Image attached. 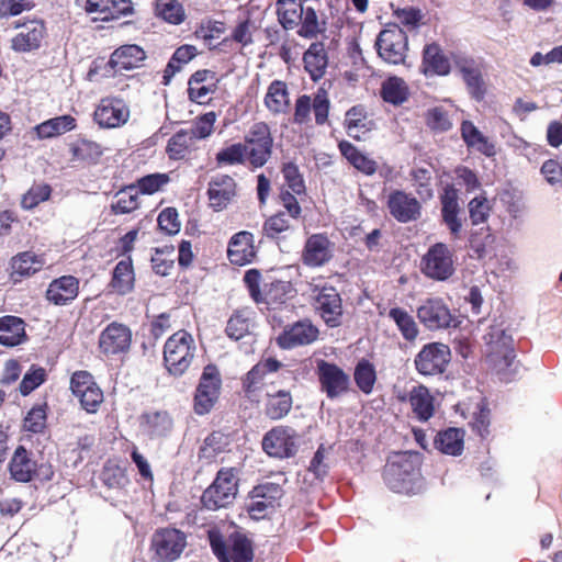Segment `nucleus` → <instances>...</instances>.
Listing matches in <instances>:
<instances>
[{
    "label": "nucleus",
    "instance_id": "obj_8",
    "mask_svg": "<svg viewBox=\"0 0 562 562\" xmlns=\"http://www.w3.org/2000/svg\"><path fill=\"white\" fill-rule=\"evenodd\" d=\"M451 360V351L448 345L442 342H428L422 347L415 356L416 371L425 376L442 374Z\"/></svg>",
    "mask_w": 562,
    "mask_h": 562
},
{
    "label": "nucleus",
    "instance_id": "obj_29",
    "mask_svg": "<svg viewBox=\"0 0 562 562\" xmlns=\"http://www.w3.org/2000/svg\"><path fill=\"white\" fill-rule=\"evenodd\" d=\"M434 447L443 454L461 456L464 449V430L449 427L438 431L434 438Z\"/></svg>",
    "mask_w": 562,
    "mask_h": 562
},
{
    "label": "nucleus",
    "instance_id": "obj_33",
    "mask_svg": "<svg viewBox=\"0 0 562 562\" xmlns=\"http://www.w3.org/2000/svg\"><path fill=\"white\" fill-rule=\"evenodd\" d=\"M495 240L488 225L472 226L468 238L469 247L477 259H483L494 252Z\"/></svg>",
    "mask_w": 562,
    "mask_h": 562
},
{
    "label": "nucleus",
    "instance_id": "obj_23",
    "mask_svg": "<svg viewBox=\"0 0 562 562\" xmlns=\"http://www.w3.org/2000/svg\"><path fill=\"white\" fill-rule=\"evenodd\" d=\"M330 241L324 234H313L304 245L302 261L307 267H322L331 259Z\"/></svg>",
    "mask_w": 562,
    "mask_h": 562
},
{
    "label": "nucleus",
    "instance_id": "obj_12",
    "mask_svg": "<svg viewBox=\"0 0 562 562\" xmlns=\"http://www.w3.org/2000/svg\"><path fill=\"white\" fill-rule=\"evenodd\" d=\"M317 293L314 296L315 310L326 326L330 328L339 327L342 323V300L339 292L333 285H323L315 289Z\"/></svg>",
    "mask_w": 562,
    "mask_h": 562
},
{
    "label": "nucleus",
    "instance_id": "obj_39",
    "mask_svg": "<svg viewBox=\"0 0 562 562\" xmlns=\"http://www.w3.org/2000/svg\"><path fill=\"white\" fill-rule=\"evenodd\" d=\"M387 317L395 323L405 340L414 341L417 338L419 334L417 323L406 310L400 306L391 307Z\"/></svg>",
    "mask_w": 562,
    "mask_h": 562
},
{
    "label": "nucleus",
    "instance_id": "obj_56",
    "mask_svg": "<svg viewBox=\"0 0 562 562\" xmlns=\"http://www.w3.org/2000/svg\"><path fill=\"white\" fill-rule=\"evenodd\" d=\"M468 210L470 223L473 227L486 224L491 207L487 199L483 194L474 196L469 202Z\"/></svg>",
    "mask_w": 562,
    "mask_h": 562
},
{
    "label": "nucleus",
    "instance_id": "obj_45",
    "mask_svg": "<svg viewBox=\"0 0 562 562\" xmlns=\"http://www.w3.org/2000/svg\"><path fill=\"white\" fill-rule=\"evenodd\" d=\"M47 411L46 402L34 404L23 419V429L32 434H43L47 426Z\"/></svg>",
    "mask_w": 562,
    "mask_h": 562
},
{
    "label": "nucleus",
    "instance_id": "obj_22",
    "mask_svg": "<svg viewBox=\"0 0 562 562\" xmlns=\"http://www.w3.org/2000/svg\"><path fill=\"white\" fill-rule=\"evenodd\" d=\"M227 257L236 266L250 263L256 257L254 235L247 231L234 234L228 241Z\"/></svg>",
    "mask_w": 562,
    "mask_h": 562
},
{
    "label": "nucleus",
    "instance_id": "obj_49",
    "mask_svg": "<svg viewBox=\"0 0 562 562\" xmlns=\"http://www.w3.org/2000/svg\"><path fill=\"white\" fill-rule=\"evenodd\" d=\"M296 290L290 281L273 280L265 284V302L267 303H284L288 299L293 297Z\"/></svg>",
    "mask_w": 562,
    "mask_h": 562
},
{
    "label": "nucleus",
    "instance_id": "obj_37",
    "mask_svg": "<svg viewBox=\"0 0 562 562\" xmlns=\"http://www.w3.org/2000/svg\"><path fill=\"white\" fill-rule=\"evenodd\" d=\"M265 414L272 420H279L285 417L292 407V396L289 391L279 390L276 393H268Z\"/></svg>",
    "mask_w": 562,
    "mask_h": 562
},
{
    "label": "nucleus",
    "instance_id": "obj_24",
    "mask_svg": "<svg viewBox=\"0 0 562 562\" xmlns=\"http://www.w3.org/2000/svg\"><path fill=\"white\" fill-rule=\"evenodd\" d=\"M85 11L88 14L101 13V21L109 22L133 14L134 8L131 0H87Z\"/></svg>",
    "mask_w": 562,
    "mask_h": 562
},
{
    "label": "nucleus",
    "instance_id": "obj_32",
    "mask_svg": "<svg viewBox=\"0 0 562 562\" xmlns=\"http://www.w3.org/2000/svg\"><path fill=\"white\" fill-rule=\"evenodd\" d=\"M423 66L425 75L447 76L451 70L449 59L437 43L425 45L423 49Z\"/></svg>",
    "mask_w": 562,
    "mask_h": 562
},
{
    "label": "nucleus",
    "instance_id": "obj_44",
    "mask_svg": "<svg viewBox=\"0 0 562 562\" xmlns=\"http://www.w3.org/2000/svg\"><path fill=\"white\" fill-rule=\"evenodd\" d=\"M70 153L72 160L94 165L99 161L103 150L98 143L82 138L70 146Z\"/></svg>",
    "mask_w": 562,
    "mask_h": 562
},
{
    "label": "nucleus",
    "instance_id": "obj_30",
    "mask_svg": "<svg viewBox=\"0 0 562 562\" xmlns=\"http://www.w3.org/2000/svg\"><path fill=\"white\" fill-rule=\"evenodd\" d=\"M135 273L131 256L120 260L112 271L109 286L119 295H126L134 289Z\"/></svg>",
    "mask_w": 562,
    "mask_h": 562
},
{
    "label": "nucleus",
    "instance_id": "obj_31",
    "mask_svg": "<svg viewBox=\"0 0 562 562\" xmlns=\"http://www.w3.org/2000/svg\"><path fill=\"white\" fill-rule=\"evenodd\" d=\"M11 477L21 483H29L35 477V462L29 457L24 446H19L11 458L9 465Z\"/></svg>",
    "mask_w": 562,
    "mask_h": 562
},
{
    "label": "nucleus",
    "instance_id": "obj_28",
    "mask_svg": "<svg viewBox=\"0 0 562 562\" xmlns=\"http://www.w3.org/2000/svg\"><path fill=\"white\" fill-rule=\"evenodd\" d=\"M304 68L313 81L319 80L326 71L328 56L323 42H314L303 55Z\"/></svg>",
    "mask_w": 562,
    "mask_h": 562
},
{
    "label": "nucleus",
    "instance_id": "obj_19",
    "mask_svg": "<svg viewBox=\"0 0 562 562\" xmlns=\"http://www.w3.org/2000/svg\"><path fill=\"white\" fill-rule=\"evenodd\" d=\"M15 27H24L11 40V48L16 53H29L37 50L46 34V27L42 20H33L23 24L16 23Z\"/></svg>",
    "mask_w": 562,
    "mask_h": 562
},
{
    "label": "nucleus",
    "instance_id": "obj_52",
    "mask_svg": "<svg viewBox=\"0 0 562 562\" xmlns=\"http://www.w3.org/2000/svg\"><path fill=\"white\" fill-rule=\"evenodd\" d=\"M43 260L31 251H24L13 257L12 268L21 277H30L42 269Z\"/></svg>",
    "mask_w": 562,
    "mask_h": 562
},
{
    "label": "nucleus",
    "instance_id": "obj_7",
    "mask_svg": "<svg viewBox=\"0 0 562 562\" xmlns=\"http://www.w3.org/2000/svg\"><path fill=\"white\" fill-rule=\"evenodd\" d=\"M187 547V536L177 528H158L151 536L150 548L157 562H175Z\"/></svg>",
    "mask_w": 562,
    "mask_h": 562
},
{
    "label": "nucleus",
    "instance_id": "obj_20",
    "mask_svg": "<svg viewBox=\"0 0 562 562\" xmlns=\"http://www.w3.org/2000/svg\"><path fill=\"white\" fill-rule=\"evenodd\" d=\"M210 206L215 212H221L227 207L236 195V182L228 175H217L212 177L206 191Z\"/></svg>",
    "mask_w": 562,
    "mask_h": 562
},
{
    "label": "nucleus",
    "instance_id": "obj_53",
    "mask_svg": "<svg viewBox=\"0 0 562 562\" xmlns=\"http://www.w3.org/2000/svg\"><path fill=\"white\" fill-rule=\"evenodd\" d=\"M247 155V146L241 143H235L218 150L215 155V160L218 167L234 166L244 164Z\"/></svg>",
    "mask_w": 562,
    "mask_h": 562
},
{
    "label": "nucleus",
    "instance_id": "obj_40",
    "mask_svg": "<svg viewBox=\"0 0 562 562\" xmlns=\"http://www.w3.org/2000/svg\"><path fill=\"white\" fill-rule=\"evenodd\" d=\"M265 104L274 114L283 113L290 104L288 87L283 81L273 80L268 87Z\"/></svg>",
    "mask_w": 562,
    "mask_h": 562
},
{
    "label": "nucleus",
    "instance_id": "obj_27",
    "mask_svg": "<svg viewBox=\"0 0 562 562\" xmlns=\"http://www.w3.org/2000/svg\"><path fill=\"white\" fill-rule=\"evenodd\" d=\"M461 137L468 148H472L486 157L496 155V148L493 142L488 139L474 124L464 120L460 127Z\"/></svg>",
    "mask_w": 562,
    "mask_h": 562
},
{
    "label": "nucleus",
    "instance_id": "obj_43",
    "mask_svg": "<svg viewBox=\"0 0 562 562\" xmlns=\"http://www.w3.org/2000/svg\"><path fill=\"white\" fill-rule=\"evenodd\" d=\"M138 191L135 184L126 186L115 194V202L111 204V212L115 215L130 214L138 207Z\"/></svg>",
    "mask_w": 562,
    "mask_h": 562
},
{
    "label": "nucleus",
    "instance_id": "obj_64",
    "mask_svg": "<svg viewBox=\"0 0 562 562\" xmlns=\"http://www.w3.org/2000/svg\"><path fill=\"white\" fill-rule=\"evenodd\" d=\"M157 223L159 229L167 235L172 236L180 232L179 214L175 207L164 209L158 215Z\"/></svg>",
    "mask_w": 562,
    "mask_h": 562
},
{
    "label": "nucleus",
    "instance_id": "obj_50",
    "mask_svg": "<svg viewBox=\"0 0 562 562\" xmlns=\"http://www.w3.org/2000/svg\"><path fill=\"white\" fill-rule=\"evenodd\" d=\"M156 14L164 21L179 25L186 19L182 4L178 0H156Z\"/></svg>",
    "mask_w": 562,
    "mask_h": 562
},
{
    "label": "nucleus",
    "instance_id": "obj_59",
    "mask_svg": "<svg viewBox=\"0 0 562 562\" xmlns=\"http://www.w3.org/2000/svg\"><path fill=\"white\" fill-rule=\"evenodd\" d=\"M299 20H301V27L297 30L299 36L311 40L321 33L318 16L314 8L303 7V15Z\"/></svg>",
    "mask_w": 562,
    "mask_h": 562
},
{
    "label": "nucleus",
    "instance_id": "obj_34",
    "mask_svg": "<svg viewBox=\"0 0 562 562\" xmlns=\"http://www.w3.org/2000/svg\"><path fill=\"white\" fill-rule=\"evenodd\" d=\"M338 148L341 155L357 170L367 176H372L373 173H375L378 168L376 162L373 159L369 158L366 154L360 151L352 143L345 139L340 140L338 144Z\"/></svg>",
    "mask_w": 562,
    "mask_h": 562
},
{
    "label": "nucleus",
    "instance_id": "obj_41",
    "mask_svg": "<svg viewBox=\"0 0 562 562\" xmlns=\"http://www.w3.org/2000/svg\"><path fill=\"white\" fill-rule=\"evenodd\" d=\"M277 14L284 30H293L297 25L299 18L303 15V3L301 0H278Z\"/></svg>",
    "mask_w": 562,
    "mask_h": 562
},
{
    "label": "nucleus",
    "instance_id": "obj_18",
    "mask_svg": "<svg viewBox=\"0 0 562 562\" xmlns=\"http://www.w3.org/2000/svg\"><path fill=\"white\" fill-rule=\"evenodd\" d=\"M146 58L145 50L136 44H127L116 48L110 56L105 70L123 74L138 68Z\"/></svg>",
    "mask_w": 562,
    "mask_h": 562
},
{
    "label": "nucleus",
    "instance_id": "obj_36",
    "mask_svg": "<svg viewBox=\"0 0 562 562\" xmlns=\"http://www.w3.org/2000/svg\"><path fill=\"white\" fill-rule=\"evenodd\" d=\"M76 127V120L69 115L64 114L49 119L35 126L37 137L41 139L52 138L70 132Z\"/></svg>",
    "mask_w": 562,
    "mask_h": 562
},
{
    "label": "nucleus",
    "instance_id": "obj_57",
    "mask_svg": "<svg viewBox=\"0 0 562 562\" xmlns=\"http://www.w3.org/2000/svg\"><path fill=\"white\" fill-rule=\"evenodd\" d=\"M472 99L482 101L486 94L485 81L479 66L461 76Z\"/></svg>",
    "mask_w": 562,
    "mask_h": 562
},
{
    "label": "nucleus",
    "instance_id": "obj_2",
    "mask_svg": "<svg viewBox=\"0 0 562 562\" xmlns=\"http://www.w3.org/2000/svg\"><path fill=\"white\" fill-rule=\"evenodd\" d=\"M212 553L218 562H252L255 557L254 543L245 533L233 531L227 538L216 530L207 532Z\"/></svg>",
    "mask_w": 562,
    "mask_h": 562
},
{
    "label": "nucleus",
    "instance_id": "obj_42",
    "mask_svg": "<svg viewBox=\"0 0 562 562\" xmlns=\"http://www.w3.org/2000/svg\"><path fill=\"white\" fill-rule=\"evenodd\" d=\"M353 380L357 387L363 394H371L376 382V371L374 364L366 358L358 360L353 370Z\"/></svg>",
    "mask_w": 562,
    "mask_h": 562
},
{
    "label": "nucleus",
    "instance_id": "obj_60",
    "mask_svg": "<svg viewBox=\"0 0 562 562\" xmlns=\"http://www.w3.org/2000/svg\"><path fill=\"white\" fill-rule=\"evenodd\" d=\"M374 47L379 57L389 64L398 65L405 59L406 44L381 43L379 45L374 43Z\"/></svg>",
    "mask_w": 562,
    "mask_h": 562
},
{
    "label": "nucleus",
    "instance_id": "obj_3",
    "mask_svg": "<svg viewBox=\"0 0 562 562\" xmlns=\"http://www.w3.org/2000/svg\"><path fill=\"white\" fill-rule=\"evenodd\" d=\"M194 351V339L187 330L171 335L164 346V364L168 372L181 376L190 367Z\"/></svg>",
    "mask_w": 562,
    "mask_h": 562
},
{
    "label": "nucleus",
    "instance_id": "obj_62",
    "mask_svg": "<svg viewBox=\"0 0 562 562\" xmlns=\"http://www.w3.org/2000/svg\"><path fill=\"white\" fill-rule=\"evenodd\" d=\"M426 124L434 132H448L452 127L447 111L440 106L429 109L426 113Z\"/></svg>",
    "mask_w": 562,
    "mask_h": 562
},
{
    "label": "nucleus",
    "instance_id": "obj_10",
    "mask_svg": "<svg viewBox=\"0 0 562 562\" xmlns=\"http://www.w3.org/2000/svg\"><path fill=\"white\" fill-rule=\"evenodd\" d=\"M416 315L419 323L430 331L448 329L454 322L449 306L438 296L426 299L417 307Z\"/></svg>",
    "mask_w": 562,
    "mask_h": 562
},
{
    "label": "nucleus",
    "instance_id": "obj_58",
    "mask_svg": "<svg viewBox=\"0 0 562 562\" xmlns=\"http://www.w3.org/2000/svg\"><path fill=\"white\" fill-rule=\"evenodd\" d=\"M282 175L286 186L296 195L304 194L306 191L305 181L299 166L293 161H288L282 166Z\"/></svg>",
    "mask_w": 562,
    "mask_h": 562
},
{
    "label": "nucleus",
    "instance_id": "obj_35",
    "mask_svg": "<svg viewBox=\"0 0 562 562\" xmlns=\"http://www.w3.org/2000/svg\"><path fill=\"white\" fill-rule=\"evenodd\" d=\"M409 403L420 422H427L434 415V397L425 385L413 387L409 393Z\"/></svg>",
    "mask_w": 562,
    "mask_h": 562
},
{
    "label": "nucleus",
    "instance_id": "obj_47",
    "mask_svg": "<svg viewBox=\"0 0 562 562\" xmlns=\"http://www.w3.org/2000/svg\"><path fill=\"white\" fill-rule=\"evenodd\" d=\"M486 337L488 339L487 344L495 357L508 355L509 352L516 353L513 336L506 329L492 328Z\"/></svg>",
    "mask_w": 562,
    "mask_h": 562
},
{
    "label": "nucleus",
    "instance_id": "obj_4",
    "mask_svg": "<svg viewBox=\"0 0 562 562\" xmlns=\"http://www.w3.org/2000/svg\"><path fill=\"white\" fill-rule=\"evenodd\" d=\"M222 386L217 367L209 363L204 367L193 397V409L196 415L209 414L216 404Z\"/></svg>",
    "mask_w": 562,
    "mask_h": 562
},
{
    "label": "nucleus",
    "instance_id": "obj_63",
    "mask_svg": "<svg viewBox=\"0 0 562 562\" xmlns=\"http://www.w3.org/2000/svg\"><path fill=\"white\" fill-rule=\"evenodd\" d=\"M283 488L280 484L273 482H266L258 484L249 492L251 499L261 498L263 501H271V504L283 496Z\"/></svg>",
    "mask_w": 562,
    "mask_h": 562
},
{
    "label": "nucleus",
    "instance_id": "obj_46",
    "mask_svg": "<svg viewBox=\"0 0 562 562\" xmlns=\"http://www.w3.org/2000/svg\"><path fill=\"white\" fill-rule=\"evenodd\" d=\"M469 424L472 430L481 438H485L490 434L488 427L491 425V409L487 398L482 397L475 404L472 413V419Z\"/></svg>",
    "mask_w": 562,
    "mask_h": 562
},
{
    "label": "nucleus",
    "instance_id": "obj_51",
    "mask_svg": "<svg viewBox=\"0 0 562 562\" xmlns=\"http://www.w3.org/2000/svg\"><path fill=\"white\" fill-rule=\"evenodd\" d=\"M224 487L211 484L202 494L201 502L209 510H217L231 504L236 495H226Z\"/></svg>",
    "mask_w": 562,
    "mask_h": 562
},
{
    "label": "nucleus",
    "instance_id": "obj_17",
    "mask_svg": "<svg viewBox=\"0 0 562 562\" xmlns=\"http://www.w3.org/2000/svg\"><path fill=\"white\" fill-rule=\"evenodd\" d=\"M132 341V333L128 327L117 323H111L99 337V348L106 355L126 352Z\"/></svg>",
    "mask_w": 562,
    "mask_h": 562
},
{
    "label": "nucleus",
    "instance_id": "obj_21",
    "mask_svg": "<svg viewBox=\"0 0 562 562\" xmlns=\"http://www.w3.org/2000/svg\"><path fill=\"white\" fill-rule=\"evenodd\" d=\"M140 428L150 440L165 439L173 429V418L167 411L145 412L140 415Z\"/></svg>",
    "mask_w": 562,
    "mask_h": 562
},
{
    "label": "nucleus",
    "instance_id": "obj_6",
    "mask_svg": "<svg viewBox=\"0 0 562 562\" xmlns=\"http://www.w3.org/2000/svg\"><path fill=\"white\" fill-rule=\"evenodd\" d=\"M316 375L319 389L329 400L347 394L351 389V380L347 372L335 362L321 359L317 361Z\"/></svg>",
    "mask_w": 562,
    "mask_h": 562
},
{
    "label": "nucleus",
    "instance_id": "obj_55",
    "mask_svg": "<svg viewBox=\"0 0 562 562\" xmlns=\"http://www.w3.org/2000/svg\"><path fill=\"white\" fill-rule=\"evenodd\" d=\"M47 379L46 370L37 364H32L24 373L19 385V391L23 396L30 395L40 387Z\"/></svg>",
    "mask_w": 562,
    "mask_h": 562
},
{
    "label": "nucleus",
    "instance_id": "obj_14",
    "mask_svg": "<svg viewBox=\"0 0 562 562\" xmlns=\"http://www.w3.org/2000/svg\"><path fill=\"white\" fill-rule=\"evenodd\" d=\"M441 220L447 226L453 239H459L462 231V220L459 214L461 207L459 205V191L453 184H446L440 194Z\"/></svg>",
    "mask_w": 562,
    "mask_h": 562
},
{
    "label": "nucleus",
    "instance_id": "obj_5",
    "mask_svg": "<svg viewBox=\"0 0 562 562\" xmlns=\"http://www.w3.org/2000/svg\"><path fill=\"white\" fill-rule=\"evenodd\" d=\"M420 270L435 281L448 280L456 271L452 250L445 243L431 245L422 257Z\"/></svg>",
    "mask_w": 562,
    "mask_h": 562
},
{
    "label": "nucleus",
    "instance_id": "obj_11",
    "mask_svg": "<svg viewBox=\"0 0 562 562\" xmlns=\"http://www.w3.org/2000/svg\"><path fill=\"white\" fill-rule=\"evenodd\" d=\"M245 142L250 146L248 150L250 164L255 168L263 167L271 157L273 146V138L268 124L265 122L255 123L245 136Z\"/></svg>",
    "mask_w": 562,
    "mask_h": 562
},
{
    "label": "nucleus",
    "instance_id": "obj_1",
    "mask_svg": "<svg viewBox=\"0 0 562 562\" xmlns=\"http://www.w3.org/2000/svg\"><path fill=\"white\" fill-rule=\"evenodd\" d=\"M422 454L416 451H400L389 457L383 470L385 485L394 493L416 495L424 490L420 472Z\"/></svg>",
    "mask_w": 562,
    "mask_h": 562
},
{
    "label": "nucleus",
    "instance_id": "obj_54",
    "mask_svg": "<svg viewBox=\"0 0 562 562\" xmlns=\"http://www.w3.org/2000/svg\"><path fill=\"white\" fill-rule=\"evenodd\" d=\"M193 140L188 130L178 131L167 143L166 153L168 157L172 160L184 159Z\"/></svg>",
    "mask_w": 562,
    "mask_h": 562
},
{
    "label": "nucleus",
    "instance_id": "obj_16",
    "mask_svg": "<svg viewBox=\"0 0 562 562\" xmlns=\"http://www.w3.org/2000/svg\"><path fill=\"white\" fill-rule=\"evenodd\" d=\"M390 214L400 223L406 224L417 221L422 214L420 202L403 190H394L387 198Z\"/></svg>",
    "mask_w": 562,
    "mask_h": 562
},
{
    "label": "nucleus",
    "instance_id": "obj_9",
    "mask_svg": "<svg viewBox=\"0 0 562 562\" xmlns=\"http://www.w3.org/2000/svg\"><path fill=\"white\" fill-rule=\"evenodd\" d=\"M297 434L289 426H277L265 434L261 446L263 451L277 459L294 457L297 451Z\"/></svg>",
    "mask_w": 562,
    "mask_h": 562
},
{
    "label": "nucleus",
    "instance_id": "obj_15",
    "mask_svg": "<svg viewBox=\"0 0 562 562\" xmlns=\"http://www.w3.org/2000/svg\"><path fill=\"white\" fill-rule=\"evenodd\" d=\"M130 109L121 99H102L93 113L94 122L101 128L120 127L127 122Z\"/></svg>",
    "mask_w": 562,
    "mask_h": 562
},
{
    "label": "nucleus",
    "instance_id": "obj_26",
    "mask_svg": "<svg viewBox=\"0 0 562 562\" xmlns=\"http://www.w3.org/2000/svg\"><path fill=\"white\" fill-rule=\"evenodd\" d=\"M29 339L25 331V322L23 318L14 315H4L0 317V345L4 347H16Z\"/></svg>",
    "mask_w": 562,
    "mask_h": 562
},
{
    "label": "nucleus",
    "instance_id": "obj_13",
    "mask_svg": "<svg viewBox=\"0 0 562 562\" xmlns=\"http://www.w3.org/2000/svg\"><path fill=\"white\" fill-rule=\"evenodd\" d=\"M318 335V328L305 318L285 326L278 336L277 344L281 349L289 350L313 344Z\"/></svg>",
    "mask_w": 562,
    "mask_h": 562
},
{
    "label": "nucleus",
    "instance_id": "obj_38",
    "mask_svg": "<svg viewBox=\"0 0 562 562\" xmlns=\"http://www.w3.org/2000/svg\"><path fill=\"white\" fill-rule=\"evenodd\" d=\"M380 95L386 103L401 105L408 99V87L402 78L391 76L382 82Z\"/></svg>",
    "mask_w": 562,
    "mask_h": 562
},
{
    "label": "nucleus",
    "instance_id": "obj_25",
    "mask_svg": "<svg viewBox=\"0 0 562 562\" xmlns=\"http://www.w3.org/2000/svg\"><path fill=\"white\" fill-rule=\"evenodd\" d=\"M79 293V280L74 276H63L54 279L47 290L46 299L55 305H67L72 302Z\"/></svg>",
    "mask_w": 562,
    "mask_h": 562
},
{
    "label": "nucleus",
    "instance_id": "obj_61",
    "mask_svg": "<svg viewBox=\"0 0 562 562\" xmlns=\"http://www.w3.org/2000/svg\"><path fill=\"white\" fill-rule=\"evenodd\" d=\"M169 181L167 173H149L139 178L135 186L138 193L142 194H154L159 191Z\"/></svg>",
    "mask_w": 562,
    "mask_h": 562
},
{
    "label": "nucleus",
    "instance_id": "obj_48",
    "mask_svg": "<svg viewBox=\"0 0 562 562\" xmlns=\"http://www.w3.org/2000/svg\"><path fill=\"white\" fill-rule=\"evenodd\" d=\"M496 372L498 379L504 383H510L518 379L521 374V364L516 359V353L503 355L496 357Z\"/></svg>",
    "mask_w": 562,
    "mask_h": 562
}]
</instances>
